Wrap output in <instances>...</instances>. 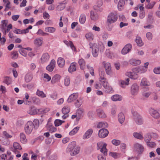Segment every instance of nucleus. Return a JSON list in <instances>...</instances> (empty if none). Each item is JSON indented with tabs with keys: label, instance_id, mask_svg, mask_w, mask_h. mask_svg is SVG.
I'll return each mask as SVG.
<instances>
[{
	"label": "nucleus",
	"instance_id": "nucleus-1",
	"mask_svg": "<svg viewBox=\"0 0 160 160\" xmlns=\"http://www.w3.org/2000/svg\"><path fill=\"white\" fill-rule=\"evenodd\" d=\"M34 127V125L33 122L31 121H28L25 127V131L27 134H30L32 131Z\"/></svg>",
	"mask_w": 160,
	"mask_h": 160
},
{
	"label": "nucleus",
	"instance_id": "nucleus-2",
	"mask_svg": "<svg viewBox=\"0 0 160 160\" xmlns=\"http://www.w3.org/2000/svg\"><path fill=\"white\" fill-rule=\"evenodd\" d=\"M97 148L98 149H101L100 151L104 155H107V150L106 148L107 144L100 142L97 143Z\"/></svg>",
	"mask_w": 160,
	"mask_h": 160
},
{
	"label": "nucleus",
	"instance_id": "nucleus-3",
	"mask_svg": "<svg viewBox=\"0 0 160 160\" xmlns=\"http://www.w3.org/2000/svg\"><path fill=\"white\" fill-rule=\"evenodd\" d=\"M133 149L135 152L140 154L143 152L144 148L142 145L138 143H136L134 145Z\"/></svg>",
	"mask_w": 160,
	"mask_h": 160
},
{
	"label": "nucleus",
	"instance_id": "nucleus-4",
	"mask_svg": "<svg viewBox=\"0 0 160 160\" xmlns=\"http://www.w3.org/2000/svg\"><path fill=\"white\" fill-rule=\"evenodd\" d=\"M134 119L137 124L140 125L143 122V120L141 116L137 112H134L133 113Z\"/></svg>",
	"mask_w": 160,
	"mask_h": 160
},
{
	"label": "nucleus",
	"instance_id": "nucleus-5",
	"mask_svg": "<svg viewBox=\"0 0 160 160\" xmlns=\"http://www.w3.org/2000/svg\"><path fill=\"white\" fill-rule=\"evenodd\" d=\"M117 19V17L116 15L113 13H111L108 16L107 19V22L110 24L115 22Z\"/></svg>",
	"mask_w": 160,
	"mask_h": 160
},
{
	"label": "nucleus",
	"instance_id": "nucleus-6",
	"mask_svg": "<svg viewBox=\"0 0 160 160\" xmlns=\"http://www.w3.org/2000/svg\"><path fill=\"white\" fill-rule=\"evenodd\" d=\"M150 115L154 119H158L160 117V114L156 110L151 108L149 110Z\"/></svg>",
	"mask_w": 160,
	"mask_h": 160
},
{
	"label": "nucleus",
	"instance_id": "nucleus-7",
	"mask_svg": "<svg viewBox=\"0 0 160 160\" xmlns=\"http://www.w3.org/2000/svg\"><path fill=\"white\" fill-rule=\"evenodd\" d=\"M139 91V86L136 83L132 84L131 88V92L132 95H137Z\"/></svg>",
	"mask_w": 160,
	"mask_h": 160
},
{
	"label": "nucleus",
	"instance_id": "nucleus-8",
	"mask_svg": "<svg viewBox=\"0 0 160 160\" xmlns=\"http://www.w3.org/2000/svg\"><path fill=\"white\" fill-rule=\"evenodd\" d=\"M108 134V132L107 129L102 128L98 132V136L101 138L106 137Z\"/></svg>",
	"mask_w": 160,
	"mask_h": 160
},
{
	"label": "nucleus",
	"instance_id": "nucleus-9",
	"mask_svg": "<svg viewBox=\"0 0 160 160\" xmlns=\"http://www.w3.org/2000/svg\"><path fill=\"white\" fill-rule=\"evenodd\" d=\"M132 46L130 44L126 45L122 50V53L125 54L129 52L132 48Z\"/></svg>",
	"mask_w": 160,
	"mask_h": 160
},
{
	"label": "nucleus",
	"instance_id": "nucleus-10",
	"mask_svg": "<svg viewBox=\"0 0 160 160\" xmlns=\"http://www.w3.org/2000/svg\"><path fill=\"white\" fill-rule=\"evenodd\" d=\"M103 63L106 73L108 75L110 74L112 72L111 64L109 62L105 63L104 62Z\"/></svg>",
	"mask_w": 160,
	"mask_h": 160
},
{
	"label": "nucleus",
	"instance_id": "nucleus-11",
	"mask_svg": "<svg viewBox=\"0 0 160 160\" xmlns=\"http://www.w3.org/2000/svg\"><path fill=\"white\" fill-rule=\"evenodd\" d=\"M55 61L54 60H52L50 64L46 67V69L48 71H52L55 67Z\"/></svg>",
	"mask_w": 160,
	"mask_h": 160
},
{
	"label": "nucleus",
	"instance_id": "nucleus-12",
	"mask_svg": "<svg viewBox=\"0 0 160 160\" xmlns=\"http://www.w3.org/2000/svg\"><path fill=\"white\" fill-rule=\"evenodd\" d=\"M33 42L35 46H41L43 42V39L42 38H37L34 40Z\"/></svg>",
	"mask_w": 160,
	"mask_h": 160
},
{
	"label": "nucleus",
	"instance_id": "nucleus-13",
	"mask_svg": "<svg viewBox=\"0 0 160 160\" xmlns=\"http://www.w3.org/2000/svg\"><path fill=\"white\" fill-rule=\"evenodd\" d=\"M78 96V93H73L71 94L68 99V102H71L75 100H76Z\"/></svg>",
	"mask_w": 160,
	"mask_h": 160
},
{
	"label": "nucleus",
	"instance_id": "nucleus-14",
	"mask_svg": "<svg viewBox=\"0 0 160 160\" xmlns=\"http://www.w3.org/2000/svg\"><path fill=\"white\" fill-rule=\"evenodd\" d=\"M78 147V146L77 145L76 142L74 141H72L69 144L67 149V151L68 152L71 151L72 149Z\"/></svg>",
	"mask_w": 160,
	"mask_h": 160
},
{
	"label": "nucleus",
	"instance_id": "nucleus-15",
	"mask_svg": "<svg viewBox=\"0 0 160 160\" xmlns=\"http://www.w3.org/2000/svg\"><path fill=\"white\" fill-rule=\"evenodd\" d=\"M93 132V130L92 129H89L85 133L83 136V138L86 139L89 138Z\"/></svg>",
	"mask_w": 160,
	"mask_h": 160
},
{
	"label": "nucleus",
	"instance_id": "nucleus-16",
	"mask_svg": "<svg viewBox=\"0 0 160 160\" xmlns=\"http://www.w3.org/2000/svg\"><path fill=\"white\" fill-rule=\"evenodd\" d=\"M80 148L78 146L72 149V150L70 151L69 152H70V154L72 156H74L76 155L79 153Z\"/></svg>",
	"mask_w": 160,
	"mask_h": 160
},
{
	"label": "nucleus",
	"instance_id": "nucleus-17",
	"mask_svg": "<svg viewBox=\"0 0 160 160\" xmlns=\"http://www.w3.org/2000/svg\"><path fill=\"white\" fill-rule=\"evenodd\" d=\"M13 146L14 149L12 150V151L15 152H18V150H21L22 149L19 143L17 142H15L13 143Z\"/></svg>",
	"mask_w": 160,
	"mask_h": 160
},
{
	"label": "nucleus",
	"instance_id": "nucleus-18",
	"mask_svg": "<svg viewBox=\"0 0 160 160\" xmlns=\"http://www.w3.org/2000/svg\"><path fill=\"white\" fill-rule=\"evenodd\" d=\"M76 70V63L75 62H72L68 68V72L71 73Z\"/></svg>",
	"mask_w": 160,
	"mask_h": 160
},
{
	"label": "nucleus",
	"instance_id": "nucleus-19",
	"mask_svg": "<svg viewBox=\"0 0 160 160\" xmlns=\"http://www.w3.org/2000/svg\"><path fill=\"white\" fill-rule=\"evenodd\" d=\"M68 0H65L63 3H60L57 7L58 11H61L63 10L65 7V4L67 3Z\"/></svg>",
	"mask_w": 160,
	"mask_h": 160
},
{
	"label": "nucleus",
	"instance_id": "nucleus-20",
	"mask_svg": "<svg viewBox=\"0 0 160 160\" xmlns=\"http://www.w3.org/2000/svg\"><path fill=\"white\" fill-rule=\"evenodd\" d=\"M97 112L98 115L99 117L102 118H106V115L102 110L100 109H98L97 110Z\"/></svg>",
	"mask_w": 160,
	"mask_h": 160
},
{
	"label": "nucleus",
	"instance_id": "nucleus-21",
	"mask_svg": "<svg viewBox=\"0 0 160 160\" xmlns=\"http://www.w3.org/2000/svg\"><path fill=\"white\" fill-rule=\"evenodd\" d=\"M150 85V82L148 81L147 79L145 78H143L141 81L140 83V85L141 86H148Z\"/></svg>",
	"mask_w": 160,
	"mask_h": 160
},
{
	"label": "nucleus",
	"instance_id": "nucleus-22",
	"mask_svg": "<svg viewBox=\"0 0 160 160\" xmlns=\"http://www.w3.org/2000/svg\"><path fill=\"white\" fill-rule=\"evenodd\" d=\"M20 142L22 143H26L27 142L26 136L23 133H21L20 134Z\"/></svg>",
	"mask_w": 160,
	"mask_h": 160
},
{
	"label": "nucleus",
	"instance_id": "nucleus-23",
	"mask_svg": "<svg viewBox=\"0 0 160 160\" xmlns=\"http://www.w3.org/2000/svg\"><path fill=\"white\" fill-rule=\"evenodd\" d=\"M90 18L92 20H96L98 18V15L96 12L92 11L91 12Z\"/></svg>",
	"mask_w": 160,
	"mask_h": 160
},
{
	"label": "nucleus",
	"instance_id": "nucleus-24",
	"mask_svg": "<svg viewBox=\"0 0 160 160\" xmlns=\"http://www.w3.org/2000/svg\"><path fill=\"white\" fill-rule=\"evenodd\" d=\"M61 78V76L59 75L56 74L52 78L51 82L54 84L56 82H58Z\"/></svg>",
	"mask_w": 160,
	"mask_h": 160
},
{
	"label": "nucleus",
	"instance_id": "nucleus-25",
	"mask_svg": "<svg viewBox=\"0 0 160 160\" xmlns=\"http://www.w3.org/2000/svg\"><path fill=\"white\" fill-rule=\"evenodd\" d=\"M126 75L133 79H135L138 77V75L133 72H128L126 73Z\"/></svg>",
	"mask_w": 160,
	"mask_h": 160
},
{
	"label": "nucleus",
	"instance_id": "nucleus-26",
	"mask_svg": "<svg viewBox=\"0 0 160 160\" xmlns=\"http://www.w3.org/2000/svg\"><path fill=\"white\" fill-rule=\"evenodd\" d=\"M98 51L99 48L97 46L96 47H94V48H93L92 50V53L93 57H96L98 56Z\"/></svg>",
	"mask_w": 160,
	"mask_h": 160
},
{
	"label": "nucleus",
	"instance_id": "nucleus-27",
	"mask_svg": "<svg viewBox=\"0 0 160 160\" xmlns=\"http://www.w3.org/2000/svg\"><path fill=\"white\" fill-rule=\"evenodd\" d=\"M46 127L47 129L51 132H54L56 131V128L53 126L50 123H48Z\"/></svg>",
	"mask_w": 160,
	"mask_h": 160
},
{
	"label": "nucleus",
	"instance_id": "nucleus-28",
	"mask_svg": "<svg viewBox=\"0 0 160 160\" xmlns=\"http://www.w3.org/2000/svg\"><path fill=\"white\" fill-rule=\"evenodd\" d=\"M118 119L119 122L122 124L125 120V117L124 114L122 112L119 113L118 115Z\"/></svg>",
	"mask_w": 160,
	"mask_h": 160
},
{
	"label": "nucleus",
	"instance_id": "nucleus-29",
	"mask_svg": "<svg viewBox=\"0 0 160 160\" xmlns=\"http://www.w3.org/2000/svg\"><path fill=\"white\" fill-rule=\"evenodd\" d=\"M129 62L130 64L133 65H138L141 63L140 60H136L134 59H131L129 60Z\"/></svg>",
	"mask_w": 160,
	"mask_h": 160
},
{
	"label": "nucleus",
	"instance_id": "nucleus-30",
	"mask_svg": "<svg viewBox=\"0 0 160 160\" xmlns=\"http://www.w3.org/2000/svg\"><path fill=\"white\" fill-rule=\"evenodd\" d=\"M65 61L64 59L62 58H59L58 60L57 63L60 67H62L65 65Z\"/></svg>",
	"mask_w": 160,
	"mask_h": 160
},
{
	"label": "nucleus",
	"instance_id": "nucleus-31",
	"mask_svg": "<svg viewBox=\"0 0 160 160\" xmlns=\"http://www.w3.org/2000/svg\"><path fill=\"white\" fill-rule=\"evenodd\" d=\"M49 58V56L48 53L43 54L41 58V60L42 62H44L48 61Z\"/></svg>",
	"mask_w": 160,
	"mask_h": 160
},
{
	"label": "nucleus",
	"instance_id": "nucleus-32",
	"mask_svg": "<svg viewBox=\"0 0 160 160\" xmlns=\"http://www.w3.org/2000/svg\"><path fill=\"white\" fill-rule=\"evenodd\" d=\"M78 63L80 66V68L82 70H84L85 66V62L84 60L82 58L80 59L78 62Z\"/></svg>",
	"mask_w": 160,
	"mask_h": 160
},
{
	"label": "nucleus",
	"instance_id": "nucleus-33",
	"mask_svg": "<svg viewBox=\"0 0 160 160\" xmlns=\"http://www.w3.org/2000/svg\"><path fill=\"white\" fill-rule=\"evenodd\" d=\"M122 97L118 95H114L111 97L112 100L114 101H120L122 100Z\"/></svg>",
	"mask_w": 160,
	"mask_h": 160
},
{
	"label": "nucleus",
	"instance_id": "nucleus-34",
	"mask_svg": "<svg viewBox=\"0 0 160 160\" xmlns=\"http://www.w3.org/2000/svg\"><path fill=\"white\" fill-rule=\"evenodd\" d=\"M70 108L69 106H66L62 109V112L64 114H68L70 112Z\"/></svg>",
	"mask_w": 160,
	"mask_h": 160
},
{
	"label": "nucleus",
	"instance_id": "nucleus-35",
	"mask_svg": "<svg viewBox=\"0 0 160 160\" xmlns=\"http://www.w3.org/2000/svg\"><path fill=\"white\" fill-rule=\"evenodd\" d=\"M151 94V92L147 91L145 89H144L142 92V96L145 98H148Z\"/></svg>",
	"mask_w": 160,
	"mask_h": 160
},
{
	"label": "nucleus",
	"instance_id": "nucleus-36",
	"mask_svg": "<svg viewBox=\"0 0 160 160\" xmlns=\"http://www.w3.org/2000/svg\"><path fill=\"white\" fill-rule=\"evenodd\" d=\"M86 20V15L83 14H81L79 17V21L81 24H83Z\"/></svg>",
	"mask_w": 160,
	"mask_h": 160
},
{
	"label": "nucleus",
	"instance_id": "nucleus-37",
	"mask_svg": "<svg viewBox=\"0 0 160 160\" xmlns=\"http://www.w3.org/2000/svg\"><path fill=\"white\" fill-rule=\"evenodd\" d=\"M37 111L36 108L33 106L31 107L30 109L28 111V113L31 115L36 114Z\"/></svg>",
	"mask_w": 160,
	"mask_h": 160
},
{
	"label": "nucleus",
	"instance_id": "nucleus-38",
	"mask_svg": "<svg viewBox=\"0 0 160 160\" xmlns=\"http://www.w3.org/2000/svg\"><path fill=\"white\" fill-rule=\"evenodd\" d=\"M83 112V109L80 108L78 109L76 113L78 117H77V119L79 120L80 119V117L82 116Z\"/></svg>",
	"mask_w": 160,
	"mask_h": 160
},
{
	"label": "nucleus",
	"instance_id": "nucleus-39",
	"mask_svg": "<svg viewBox=\"0 0 160 160\" xmlns=\"http://www.w3.org/2000/svg\"><path fill=\"white\" fill-rule=\"evenodd\" d=\"M147 70V69L142 66L137 68L136 71L140 73H142L145 72Z\"/></svg>",
	"mask_w": 160,
	"mask_h": 160
},
{
	"label": "nucleus",
	"instance_id": "nucleus-40",
	"mask_svg": "<svg viewBox=\"0 0 160 160\" xmlns=\"http://www.w3.org/2000/svg\"><path fill=\"white\" fill-rule=\"evenodd\" d=\"M32 78V76L31 73H28L25 76V80L27 82H30Z\"/></svg>",
	"mask_w": 160,
	"mask_h": 160
},
{
	"label": "nucleus",
	"instance_id": "nucleus-41",
	"mask_svg": "<svg viewBox=\"0 0 160 160\" xmlns=\"http://www.w3.org/2000/svg\"><path fill=\"white\" fill-rule=\"evenodd\" d=\"M135 41L138 46L141 47L143 45V43L142 42L141 38L140 37H137L136 38Z\"/></svg>",
	"mask_w": 160,
	"mask_h": 160
},
{
	"label": "nucleus",
	"instance_id": "nucleus-42",
	"mask_svg": "<svg viewBox=\"0 0 160 160\" xmlns=\"http://www.w3.org/2000/svg\"><path fill=\"white\" fill-rule=\"evenodd\" d=\"M108 124L106 122H101L98 123L97 127L98 128H105L107 127Z\"/></svg>",
	"mask_w": 160,
	"mask_h": 160
},
{
	"label": "nucleus",
	"instance_id": "nucleus-43",
	"mask_svg": "<svg viewBox=\"0 0 160 160\" xmlns=\"http://www.w3.org/2000/svg\"><path fill=\"white\" fill-rule=\"evenodd\" d=\"M133 135L135 138L140 140H142L143 138L142 135L140 133L138 132H135L133 133Z\"/></svg>",
	"mask_w": 160,
	"mask_h": 160
},
{
	"label": "nucleus",
	"instance_id": "nucleus-44",
	"mask_svg": "<svg viewBox=\"0 0 160 160\" xmlns=\"http://www.w3.org/2000/svg\"><path fill=\"white\" fill-rule=\"evenodd\" d=\"M129 79L127 78L125 80H121V86L122 88H124V85H128L129 84Z\"/></svg>",
	"mask_w": 160,
	"mask_h": 160
},
{
	"label": "nucleus",
	"instance_id": "nucleus-45",
	"mask_svg": "<svg viewBox=\"0 0 160 160\" xmlns=\"http://www.w3.org/2000/svg\"><path fill=\"white\" fill-rule=\"evenodd\" d=\"M105 89V92L107 93H109L112 92V88L111 86H110L109 84L107 85L104 88Z\"/></svg>",
	"mask_w": 160,
	"mask_h": 160
},
{
	"label": "nucleus",
	"instance_id": "nucleus-46",
	"mask_svg": "<svg viewBox=\"0 0 160 160\" xmlns=\"http://www.w3.org/2000/svg\"><path fill=\"white\" fill-rule=\"evenodd\" d=\"M36 94L39 97H40L42 98H45L46 97V95L42 91H41L39 90H38Z\"/></svg>",
	"mask_w": 160,
	"mask_h": 160
},
{
	"label": "nucleus",
	"instance_id": "nucleus-47",
	"mask_svg": "<svg viewBox=\"0 0 160 160\" xmlns=\"http://www.w3.org/2000/svg\"><path fill=\"white\" fill-rule=\"evenodd\" d=\"M2 23V30H5L8 23L7 20H4L1 21Z\"/></svg>",
	"mask_w": 160,
	"mask_h": 160
},
{
	"label": "nucleus",
	"instance_id": "nucleus-48",
	"mask_svg": "<svg viewBox=\"0 0 160 160\" xmlns=\"http://www.w3.org/2000/svg\"><path fill=\"white\" fill-rule=\"evenodd\" d=\"M124 4V0H120L118 5V9L120 10H122L123 8Z\"/></svg>",
	"mask_w": 160,
	"mask_h": 160
},
{
	"label": "nucleus",
	"instance_id": "nucleus-49",
	"mask_svg": "<svg viewBox=\"0 0 160 160\" xmlns=\"http://www.w3.org/2000/svg\"><path fill=\"white\" fill-rule=\"evenodd\" d=\"M85 37L89 41L92 40L94 38L93 35L90 32L86 34Z\"/></svg>",
	"mask_w": 160,
	"mask_h": 160
},
{
	"label": "nucleus",
	"instance_id": "nucleus-50",
	"mask_svg": "<svg viewBox=\"0 0 160 160\" xmlns=\"http://www.w3.org/2000/svg\"><path fill=\"white\" fill-rule=\"evenodd\" d=\"M56 30V29L52 27H48L45 28V31L46 32L52 33L54 32Z\"/></svg>",
	"mask_w": 160,
	"mask_h": 160
},
{
	"label": "nucleus",
	"instance_id": "nucleus-51",
	"mask_svg": "<svg viewBox=\"0 0 160 160\" xmlns=\"http://www.w3.org/2000/svg\"><path fill=\"white\" fill-rule=\"evenodd\" d=\"M101 82V83L103 87L104 88L106 86L109 84L108 83V81L106 78L100 80Z\"/></svg>",
	"mask_w": 160,
	"mask_h": 160
},
{
	"label": "nucleus",
	"instance_id": "nucleus-52",
	"mask_svg": "<svg viewBox=\"0 0 160 160\" xmlns=\"http://www.w3.org/2000/svg\"><path fill=\"white\" fill-rule=\"evenodd\" d=\"M79 127H77L75 128L72 130L69 133L70 135H72L76 133L79 130Z\"/></svg>",
	"mask_w": 160,
	"mask_h": 160
},
{
	"label": "nucleus",
	"instance_id": "nucleus-53",
	"mask_svg": "<svg viewBox=\"0 0 160 160\" xmlns=\"http://www.w3.org/2000/svg\"><path fill=\"white\" fill-rule=\"evenodd\" d=\"M155 3V2H153L151 3H148L146 6V8L148 9H152Z\"/></svg>",
	"mask_w": 160,
	"mask_h": 160
},
{
	"label": "nucleus",
	"instance_id": "nucleus-54",
	"mask_svg": "<svg viewBox=\"0 0 160 160\" xmlns=\"http://www.w3.org/2000/svg\"><path fill=\"white\" fill-rule=\"evenodd\" d=\"M37 34L41 36H46L48 35V34L47 33L43 32L41 29H38V32L37 33Z\"/></svg>",
	"mask_w": 160,
	"mask_h": 160
},
{
	"label": "nucleus",
	"instance_id": "nucleus-55",
	"mask_svg": "<svg viewBox=\"0 0 160 160\" xmlns=\"http://www.w3.org/2000/svg\"><path fill=\"white\" fill-rule=\"evenodd\" d=\"M152 138L151 136L149 134H147L144 136V140L146 142H148Z\"/></svg>",
	"mask_w": 160,
	"mask_h": 160
},
{
	"label": "nucleus",
	"instance_id": "nucleus-56",
	"mask_svg": "<svg viewBox=\"0 0 160 160\" xmlns=\"http://www.w3.org/2000/svg\"><path fill=\"white\" fill-rule=\"evenodd\" d=\"M64 121L59 119H56L54 121L55 126H58L61 125Z\"/></svg>",
	"mask_w": 160,
	"mask_h": 160
},
{
	"label": "nucleus",
	"instance_id": "nucleus-57",
	"mask_svg": "<svg viewBox=\"0 0 160 160\" xmlns=\"http://www.w3.org/2000/svg\"><path fill=\"white\" fill-rule=\"evenodd\" d=\"M11 82V79L9 77H4V80L3 81L4 83H6L7 85H8L10 84Z\"/></svg>",
	"mask_w": 160,
	"mask_h": 160
},
{
	"label": "nucleus",
	"instance_id": "nucleus-58",
	"mask_svg": "<svg viewBox=\"0 0 160 160\" xmlns=\"http://www.w3.org/2000/svg\"><path fill=\"white\" fill-rule=\"evenodd\" d=\"M64 84L66 86H69L70 83V78L68 77H66L65 78Z\"/></svg>",
	"mask_w": 160,
	"mask_h": 160
},
{
	"label": "nucleus",
	"instance_id": "nucleus-59",
	"mask_svg": "<svg viewBox=\"0 0 160 160\" xmlns=\"http://www.w3.org/2000/svg\"><path fill=\"white\" fill-rule=\"evenodd\" d=\"M19 53L23 56L26 57L27 56V52L24 48L20 49L19 50Z\"/></svg>",
	"mask_w": 160,
	"mask_h": 160
},
{
	"label": "nucleus",
	"instance_id": "nucleus-60",
	"mask_svg": "<svg viewBox=\"0 0 160 160\" xmlns=\"http://www.w3.org/2000/svg\"><path fill=\"white\" fill-rule=\"evenodd\" d=\"M112 143L114 145L118 146L120 143V141L119 140L113 139L112 141Z\"/></svg>",
	"mask_w": 160,
	"mask_h": 160
},
{
	"label": "nucleus",
	"instance_id": "nucleus-61",
	"mask_svg": "<svg viewBox=\"0 0 160 160\" xmlns=\"http://www.w3.org/2000/svg\"><path fill=\"white\" fill-rule=\"evenodd\" d=\"M99 75L100 76V80L105 78H104V76L105 75V74L104 71H100Z\"/></svg>",
	"mask_w": 160,
	"mask_h": 160
},
{
	"label": "nucleus",
	"instance_id": "nucleus-62",
	"mask_svg": "<svg viewBox=\"0 0 160 160\" xmlns=\"http://www.w3.org/2000/svg\"><path fill=\"white\" fill-rule=\"evenodd\" d=\"M109 155L114 158H116L119 155V154L116 152H110L109 154Z\"/></svg>",
	"mask_w": 160,
	"mask_h": 160
},
{
	"label": "nucleus",
	"instance_id": "nucleus-63",
	"mask_svg": "<svg viewBox=\"0 0 160 160\" xmlns=\"http://www.w3.org/2000/svg\"><path fill=\"white\" fill-rule=\"evenodd\" d=\"M105 155L102 154H100L98 156V160H106Z\"/></svg>",
	"mask_w": 160,
	"mask_h": 160
},
{
	"label": "nucleus",
	"instance_id": "nucleus-64",
	"mask_svg": "<svg viewBox=\"0 0 160 160\" xmlns=\"http://www.w3.org/2000/svg\"><path fill=\"white\" fill-rule=\"evenodd\" d=\"M153 72L156 74H160V67L155 68L153 69Z\"/></svg>",
	"mask_w": 160,
	"mask_h": 160
}]
</instances>
